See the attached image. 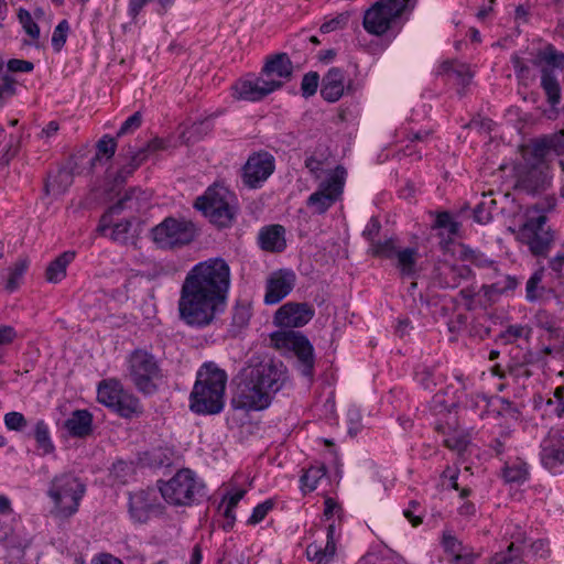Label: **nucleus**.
<instances>
[{"mask_svg":"<svg viewBox=\"0 0 564 564\" xmlns=\"http://www.w3.org/2000/svg\"><path fill=\"white\" fill-rule=\"evenodd\" d=\"M74 175L73 171L67 167H62L57 171V173L50 178L45 184V193L46 194H63L67 191V188L73 184Z\"/></svg>","mask_w":564,"mask_h":564,"instance_id":"72a5a7b5","label":"nucleus"},{"mask_svg":"<svg viewBox=\"0 0 564 564\" xmlns=\"http://www.w3.org/2000/svg\"><path fill=\"white\" fill-rule=\"evenodd\" d=\"M544 268L538 269L527 281L525 297L529 302H535L542 297L545 288L542 284Z\"/></svg>","mask_w":564,"mask_h":564,"instance_id":"e433bc0d","label":"nucleus"},{"mask_svg":"<svg viewBox=\"0 0 564 564\" xmlns=\"http://www.w3.org/2000/svg\"><path fill=\"white\" fill-rule=\"evenodd\" d=\"M324 465L312 466L301 477V489L304 494L316 489L318 481L326 475Z\"/></svg>","mask_w":564,"mask_h":564,"instance_id":"4c0bfd02","label":"nucleus"},{"mask_svg":"<svg viewBox=\"0 0 564 564\" xmlns=\"http://www.w3.org/2000/svg\"><path fill=\"white\" fill-rule=\"evenodd\" d=\"M4 424L8 430L22 431L28 425V421L20 412H9L4 415Z\"/></svg>","mask_w":564,"mask_h":564,"instance_id":"4d7b16f0","label":"nucleus"},{"mask_svg":"<svg viewBox=\"0 0 564 564\" xmlns=\"http://www.w3.org/2000/svg\"><path fill=\"white\" fill-rule=\"evenodd\" d=\"M75 259L74 251H65L51 261L45 270V279L50 283H58L66 276L67 265Z\"/></svg>","mask_w":564,"mask_h":564,"instance_id":"c85d7f7f","label":"nucleus"},{"mask_svg":"<svg viewBox=\"0 0 564 564\" xmlns=\"http://www.w3.org/2000/svg\"><path fill=\"white\" fill-rule=\"evenodd\" d=\"M413 9L412 0H378L365 11L362 26L369 34L382 36L394 28L400 30L403 17Z\"/></svg>","mask_w":564,"mask_h":564,"instance_id":"20e7f679","label":"nucleus"},{"mask_svg":"<svg viewBox=\"0 0 564 564\" xmlns=\"http://www.w3.org/2000/svg\"><path fill=\"white\" fill-rule=\"evenodd\" d=\"M473 275L471 269L466 264L440 263L435 270V280L441 288L455 289Z\"/></svg>","mask_w":564,"mask_h":564,"instance_id":"4be33fe9","label":"nucleus"},{"mask_svg":"<svg viewBox=\"0 0 564 564\" xmlns=\"http://www.w3.org/2000/svg\"><path fill=\"white\" fill-rule=\"evenodd\" d=\"M70 26L67 20H62L55 28L52 35L53 50L58 53L66 43Z\"/></svg>","mask_w":564,"mask_h":564,"instance_id":"49530a36","label":"nucleus"},{"mask_svg":"<svg viewBox=\"0 0 564 564\" xmlns=\"http://www.w3.org/2000/svg\"><path fill=\"white\" fill-rule=\"evenodd\" d=\"M86 492V485L74 473L64 471L53 477L47 490L54 506L52 512L55 517L68 519L79 508Z\"/></svg>","mask_w":564,"mask_h":564,"instance_id":"39448f33","label":"nucleus"},{"mask_svg":"<svg viewBox=\"0 0 564 564\" xmlns=\"http://www.w3.org/2000/svg\"><path fill=\"white\" fill-rule=\"evenodd\" d=\"M230 288V268L223 258L198 262L186 274L178 299L180 318L204 328L224 312Z\"/></svg>","mask_w":564,"mask_h":564,"instance_id":"f257e3e1","label":"nucleus"},{"mask_svg":"<svg viewBox=\"0 0 564 564\" xmlns=\"http://www.w3.org/2000/svg\"><path fill=\"white\" fill-rule=\"evenodd\" d=\"M29 263L28 258H20L8 269V278L4 284L6 291L13 293L20 288Z\"/></svg>","mask_w":564,"mask_h":564,"instance_id":"f704fd0d","label":"nucleus"},{"mask_svg":"<svg viewBox=\"0 0 564 564\" xmlns=\"http://www.w3.org/2000/svg\"><path fill=\"white\" fill-rule=\"evenodd\" d=\"M346 171L337 166L335 171L306 199V206L314 215L325 214L340 199L345 185Z\"/></svg>","mask_w":564,"mask_h":564,"instance_id":"f8f14e48","label":"nucleus"},{"mask_svg":"<svg viewBox=\"0 0 564 564\" xmlns=\"http://www.w3.org/2000/svg\"><path fill=\"white\" fill-rule=\"evenodd\" d=\"M532 64L541 69V75L543 69H552L554 72V68H563L564 54L556 51L552 44H547L535 53Z\"/></svg>","mask_w":564,"mask_h":564,"instance_id":"cd10ccee","label":"nucleus"},{"mask_svg":"<svg viewBox=\"0 0 564 564\" xmlns=\"http://www.w3.org/2000/svg\"><path fill=\"white\" fill-rule=\"evenodd\" d=\"M496 200H482L474 209V219L484 225L491 220L492 218V210L496 208Z\"/></svg>","mask_w":564,"mask_h":564,"instance_id":"a18cd8bd","label":"nucleus"},{"mask_svg":"<svg viewBox=\"0 0 564 564\" xmlns=\"http://www.w3.org/2000/svg\"><path fill=\"white\" fill-rule=\"evenodd\" d=\"M518 284V281L513 276H505L502 281H499L497 283H494L490 288L492 291L502 293L509 290H514Z\"/></svg>","mask_w":564,"mask_h":564,"instance_id":"338daca9","label":"nucleus"},{"mask_svg":"<svg viewBox=\"0 0 564 564\" xmlns=\"http://www.w3.org/2000/svg\"><path fill=\"white\" fill-rule=\"evenodd\" d=\"M142 123V115L137 111L132 116H130L120 127L117 132V137H122L135 129H138Z\"/></svg>","mask_w":564,"mask_h":564,"instance_id":"052dcab7","label":"nucleus"},{"mask_svg":"<svg viewBox=\"0 0 564 564\" xmlns=\"http://www.w3.org/2000/svg\"><path fill=\"white\" fill-rule=\"evenodd\" d=\"M251 317V306L248 303L237 302L232 312V324L239 328L248 325Z\"/></svg>","mask_w":564,"mask_h":564,"instance_id":"de8ad7c7","label":"nucleus"},{"mask_svg":"<svg viewBox=\"0 0 564 564\" xmlns=\"http://www.w3.org/2000/svg\"><path fill=\"white\" fill-rule=\"evenodd\" d=\"M547 217H528L518 230L511 229L516 239L525 245L534 257H546L554 241V232L546 226Z\"/></svg>","mask_w":564,"mask_h":564,"instance_id":"9b49d317","label":"nucleus"},{"mask_svg":"<svg viewBox=\"0 0 564 564\" xmlns=\"http://www.w3.org/2000/svg\"><path fill=\"white\" fill-rule=\"evenodd\" d=\"M137 194H141V191L131 188L115 205L108 208V210L101 216L97 227V231L100 235H105L106 230L111 227L113 215H119L123 210L138 213L141 209L142 204Z\"/></svg>","mask_w":564,"mask_h":564,"instance_id":"aec40b11","label":"nucleus"},{"mask_svg":"<svg viewBox=\"0 0 564 564\" xmlns=\"http://www.w3.org/2000/svg\"><path fill=\"white\" fill-rule=\"evenodd\" d=\"M128 377L139 392L152 395L159 390L163 372L153 354L137 348L128 357Z\"/></svg>","mask_w":564,"mask_h":564,"instance_id":"0eeeda50","label":"nucleus"},{"mask_svg":"<svg viewBox=\"0 0 564 564\" xmlns=\"http://www.w3.org/2000/svg\"><path fill=\"white\" fill-rule=\"evenodd\" d=\"M551 151H553L555 154L563 153L564 130L535 139L532 142L530 149L523 155L524 163L550 164L546 156Z\"/></svg>","mask_w":564,"mask_h":564,"instance_id":"dca6fc26","label":"nucleus"},{"mask_svg":"<svg viewBox=\"0 0 564 564\" xmlns=\"http://www.w3.org/2000/svg\"><path fill=\"white\" fill-rule=\"evenodd\" d=\"M398 250L399 249L397 248L395 240L390 238L383 241H372L369 248V253L377 258L393 259Z\"/></svg>","mask_w":564,"mask_h":564,"instance_id":"ea45409f","label":"nucleus"},{"mask_svg":"<svg viewBox=\"0 0 564 564\" xmlns=\"http://www.w3.org/2000/svg\"><path fill=\"white\" fill-rule=\"evenodd\" d=\"M380 229L381 225L379 219L377 217H371L364 230V236L369 240L370 245L372 241H377L376 237L379 235Z\"/></svg>","mask_w":564,"mask_h":564,"instance_id":"69168bd1","label":"nucleus"},{"mask_svg":"<svg viewBox=\"0 0 564 564\" xmlns=\"http://www.w3.org/2000/svg\"><path fill=\"white\" fill-rule=\"evenodd\" d=\"M395 268L402 276H414L416 273V262L419 252L415 248L399 249L395 257Z\"/></svg>","mask_w":564,"mask_h":564,"instance_id":"c756f323","label":"nucleus"},{"mask_svg":"<svg viewBox=\"0 0 564 564\" xmlns=\"http://www.w3.org/2000/svg\"><path fill=\"white\" fill-rule=\"evenodd\" d=\"M197 228L192 220L166 217L150 231L155 246L162 250H174L192 243L197 237Z\"/></svg>","mask_w":564,"mask_h":564,"instance_id":"6e6552de","label":"nucleus"},{"mask_svg":"<svg viewBox=\"0 0 564 564\" xmlns=\"http://www.w3.org/2000/svg\"><path fill=\"white\" fill-rule=\"evenodd\" d=\"M314 314V308L307 303L289 302L276 311L274 322L281 327L292 329L306 325Z\"/></svg>","mask_w":564,"mask_h":564,"instance_id":"a211bd4d","label":"nucleus"},{"mask_svg":"<svg viewBox=\"0 0 564 564\" xmlns=\"http://www.w3.org/2000/svg\"><path fill=\"white\" fill-rule=\"evenodd\" d=\"M549 265L557 276L564 273V243L562 245V250L550 260Z\"/></svg>","mask_w":564,"mask_h":564,"instance_id":"774afa93","label":"nucleus"},{"mask_svg":"<svg viewBox=\"0 0 564 564\" xmlns=\"http://www.w3.org/2000/svg\"><path fill=\"white\" fill-rule=\"evenodd\" d=\"M522 550L520 545L511 542L505 552L496 553L490 564H522Z\"/></svg>","mask_w":564,"mask_h":564,"instance_id":"58836bf2","label":"nucleus"},{"mask_svg":"<svg viewBox=\"0 0 564 564\" xmlns=\"http://www.w3.org/2000/svg\"><path fill=\"white\" fill-rule=\"evenodd\" d=\"M117 149V142L115 138L109 137L108 134L104 135L96 145V154L91 160V165H95L97 161H99L102 156H106L107 160H110Z\"/></svg>","mask_w":564,"mask_h":564,"instance_id":"79ce46f5","label":"nucleus"},{"mask_svg":"<svg viewBox=\"0 0 564 564\" xmlns=\"http://www.w3.org/2000/svg\"><path fill=\"white\" fill-rule=\"evenodd\" d=\"M469 444L468 437L463 434H454L452 436H448L444 440V445L455 452L462 453L464 452Z\"/></svg>","mask_w":564,"mask_h":564,"instance_id":"13d9d810","label":"nucleus"},{"mask_svg":"<svg viewBox=\"0 0 564 564\" xmlns=\"http://www.w3.org/2000/svg\"><path fill=\"white\" fill-rule=\"evenodd\" d=\"M293 64L286 53H278L269 56L261 69L265 79L282 80L283 84L291 79Z\"/></svg>","mask_w":564,"mask_h":564,"instance_id":"5701e85b","label":"nucleus"},{"mask_svg":"<svg viewBox=\"0 0 564 564\" xmlns=\"http://www.w3.org/2000/svg\"><path fill=\"white\" fill-rule=\"evenodd\" d=\"M156 494L154 489L139 490L129 496V512L131 518L139 523L149 520L156 507Z\"/></svg>","mask_w":564,"mask_h":564,"instance_id":"412c9836","label":"nucleus"},{"mask_svg":"<svg viewBox=\"0 0 564 564\" xmlns=\"http://www.w3.org/2000/svg\"><path fill=\"white\" fill-rule=\"evenodd\" d=\"M350 14L348 12H341L334 19H330L329 21L323 23L319 28V31L322 33H329L336 30L344 29L348 21H349Z\"/></svg>","mask_w":564,"mask_h":564,"instance_id":"6e6d98bb","label":"nucleus"},{"mask_svg":"<svg viewBox=\"0 0 564 564\" xmlns=\"http://www.w3.org/2000/svg\"><path fill=\"white\" fill-rule=\"evenodd\" d=\"M532 329L529 326L523 325H510L507 329L501 333L500 337L505 339L506 343H512L518 338L529 339L531 336Z\"/></svg>","mask_w":564,"mask_h":564,"instance_id":"3c124183","label":"nucleus"},{"mask_svg":"<svg viewBox=\"0 0 564 564\" xmlns=\"http://www.w3.org/2000/svg\"><path fill=\"white\" fill-rule=\"evenodd\" d=\"M227 373L215 362H205L198 369L189 394V409L198 415H215L225 408Z\"/></svg>","mask_w":564,"mask_h":564,"instance_id":"7ed1b4c3","label":"nucleus"},{"mask_svg":"<svg viewBox=\"0 0 564 564\" xmlns=\"http://www.w3.org/2000/svg\"><path fill=\"white\" fill-rule=\"evenodd\" d=\"M111 409L120 416L127 419L141 413L140 400L133 393L124 389L119 394V398L116 399V403Z\"/></svg>","mask_w":564,"mask_h":564,"instance_id":"2f4dec72","label":"nucleus"},{"mask_svg":"<svg viewBox=\"0 0 564 564\" xmlns=\"http://www.w3.org/2000/svg\"><path fill=\"white\" fill-rule=\"evenodd\" d=\"M34 437L37 447L43 451V454H51L54 451V444L50 437V431L47 424L41 420L35 424Z\"/></svg>","mask_w":564,"mask_h":564,"instance_id":"a19ab883","label":"nucleus"},{"mask_svg":"<svg viewBox=\"0 0 564 564\" xmlns=\"http://www.w3.org/2000/svg\"><path fill=\"white\" fill-rule=\"evenodd\" d=\"M443 546L444 550L447 553H451L454 557L457 555V553L465 551L462 542L451 533L443 534Z\"/></svg>","mask_w":564,"mask_h":564,"instance_id":"680f3d73","label":"nucleus"},{"mask_svg":"<svg viewBox=\"0 0 564 564\" xmlns=\"http://www.w3.org/2000/svg\"><path fill=\"white\" fill-rule=\"evenodd\" d=\"M296 275L291 269L273 271L267 279L264 303L278 304L286 297L295 286Z\"/></svg>","mask_w":564,"mask_h":564,"instance_id":"f3484780","label":"nucleus"},{"mask_svg":"<svg viewBox=\"0 0 564 564\" xmlns=\"http://www.w3.org/2000/svg\"><path fill=\"white\" fill-rule=\"evenodd\" d=\"M319 84V75L316 72L306 73L301 83V93L304 98L314 96Z\"/></svg>","mask_w":564,"mask_h":564,"instance_id":"8fccbe9b","label":"nucleus"},{"mask_svg":"<svg viewBox=\"0 0 564 564\" xmlns=\"http://www.w3.org/2000/svg\"><path fill=\"white\" fill-rule=\"evenodd\" d=\"M130 229H131L130 220L127 219L124 221L117 223L112 226L110 238L116 242L126 245L129 241L128 234H129Z\"/></svg>","mask_w":564,"mask_h":564,"instance_id":"5fc2aeb1","label":"nucleus"},{"mask_svg":"<svg viewBox=\"0 0 564 564\" xmlns=\"http://www.w3.org/2000/svg\"><path fill=\"white\" fill-rule=\"evenodd\" d=\"M18 18L25 33L33 40H37L40 37V28L37 23L33 21L31 13L21 8L18 12Z\"/></svg>","mask_w":564,"mask_h":564,"instance_id":"09e8293b","label":"nucleus"},{"mask_svg":"<svg viewBox=\"0 0 564 564\" xmlns=\"http://www.w3.org/2000/svg\"><path fill=\"white\" fill-rule=\"evenodd\" d=\"M541 86L547 97V101L552 106L560 104L561 88L552 69H543V74L541 75Z\"/></svg>","mask_w":564,"mask_h":564,"instance_id":"c9c22d12","label":"nucleus"},{"mask_svg":"<svg viewBox=\"0 0 564 564\" xmlns=\"http://www.w3.org/2000/svg\"><path fill=\"white\" fill-rule=\"evenodd\" d=\"M271 343L278 349H288L296 356L299 371L307 378L314 373V348L306 336L294 329H285L271 334Z\"/></svg>","mask_w":564,"mask_h":564,"instance_id":"1a4fd4ad","label":"nucleus"},{"mask_svg":"<svg viewBox=\"0 0 564 564\" xmlns=\"http://www.w3.org/2000/svg\"><path fill=\"white\" fill-rule=\"evenodd\" d=\"M274 503L272 500H265L262 503H259L252 511V514L250 516L248 523L249 524H257L261 522L268 514V512L273 508Z\"/></svg>","mask_w":564,"mask_h":564,"instance_id":"bf43d9fd","label":"nucleus"},{"mask_svg":"<svg viewBox=\"0 0 564 564\" xmlns=\"http://www.w3.org/2000/svg\"><path fill=\"white\" fill-rule=\"evenodd\" d=\"M274 171V158L268 152H259L250 155L242 167L241 178L249 188H257Z\"/></svg>","mask_w":564,"mask_h":564,"instance_id":"2eb2a0df","label":"nucleus"},{"mask_svg":"<svg viewBox=\"0 0 564 564\" xmlns=\"http://www.w3.org/2000/svg\"><path fill=\"white\" fill-rule=\"evenodd\" d=\"M282 86V80L265 79L262 75L261 77L247 76L235 83L232 96L236 99L259 101Z\"/></svg>","mask_w":564,"mask_h":564,"instance_id":"4468645a","label":"nucleus"},{"mask_svg":"<svg viewBox=\"0 0 564 564\" xmlns=\"http://www.w3.org/2000/svg\"><path fill=\"white\" fill-rule=\"evenodd\" d=\"M345 73L338 67H332L322 79L321 96L328 102H335L344 95Z\"/></svg>","mask_w":564,"mask_h":564,"instance_id":"393cba45","label":"nucleus"},{"mask_svg":"<svg viewBox=\"0 0 564 564\" xmlns=\"http://www.w3.org/2000/svg\"><path fill=\"white\" fill-rule=\"evenodd\" d=\"M541 463L549 470L564 464V436L558 431H550L541 443Z\"/></svg>","mask_w":564,"mask_h":564,"instance_id":"6ab92c4d","label":"nucleus"},{"mask_svg":"<svg viewBox=\"0 0 564 564\" xmlns=\"http://www.w3.org/2000/svg\"><path fill=\"white\" fill-rule=\"evenodd\" d=\"M502 476L508 482H520L527 478L528 469L523 462H516L511 465L506 464L502 469Z\"/></svg>","mask_w":564,"mask_h":564,"instance_id":"c03bdc74","label":"nucleus"},{"mask_svg":"<svg viewBox=\"0 0 564 564\" xmlns=\"http://www.w3.org/2000/svg\"><path fill=\"white\" fill-rule=\"evenodd\" d=\"M563 355V347L562 346H551L545 345L541 348L540 352L534 356L532 352H527L523 355L521 361L518 364H514L512 366H509L508 369L511 373H520L522 368L527 365L533 364V362H545L546 356H562Z\"/></svg>","mask_w":564,"mask_h":564,"instance_id":"7c9ffc66","label":"nucleus"},{"mask_svg":"<svg viewBox=\"0 0 564 564\" xmlns=\"http://www.w3.org/2000/svg\"><path fill=\"white\" fill-rule=\"evenodd\" d=\"M18 337L14 327L10 325H0V347L11 345Z\"/></svg>","mask_w":564,"mask_h":564,"instance_id":"0e129e2a","label":"nucleus"},{"mask_svg":"<svg viewBox=\"0 0 564 564\" xmlns=\"http://www.w3.org/2000/svg\"><path fill=\"white\" fill-rule=\"evenodd\" d=\"M238 378L232 406L238 410L261 411L271 404L273 395L286 383L288 370L281 361H260L248 365Z\"/></svg>","mask_w":564,"mask_h":564,"instance_id":"f03ea898","label":"nucleus"},{"mask_svg":"<svg viewBox=\"0 0 564 564\" xmlns=\"http://www.w3.org/2000/svg\"><path fill=\"white\" fill-rule=\"evenodd\" d=\"M173 454L169 447H159L152 452L151 462L156 467L170 466L173 462Z\"/></svg>","mask_w":564,"mask_h":564,"instance_id":"864d4df0","label":"nucleus"},{"mask_svg":"<svg viewBox=\"0 0 564 564\" xmlns=\"http://www.w3.org/2000/svg\"><path fill=\"white\" fill-rule=\"evenodd\" d=\"M203 487L194 471L182 468L170 480L160 481L159 490L169 505L191 506Z\"/></svg>","mask_w":564,"mask_h":564,"instance_id":"9d476101","label":"nucleus"},{"mask_svg":"<svg viewBox=\"0 0 564 564\" xmlns=\"http://www.w3.org/2000/svg\"><path fill=\"white\" fill-rule=\"evenodd\" d=\"M8 69L13 73H29L34 69V64L30 61L12 58L8 62Z\"/></svg>","mask_w":564,"mask_h":564,"instance_id":"e2e57ef3","label":"nucleus"},{"mask_svg":"<svg viewBox=\"0 0 564 564\" xmlns=\"http://www.w3.org/2000/svg\"><path fill=\"white\" fill-rule=\"evenodd\" d=\"M550 164L523 163L516 169L514 189L528 195L546 192L552 185Z\"/></svg>","mask_w":564,"mask_h":564,"instance_id":"ddd939ff","label":"nucleus"},{"mask_svg":"<svg viewBox=\"0 0 564 564\" xmlns=\"http://www.w3.org/2000/svg\"><path fill=\"white\" fill-rule=\"evenodd\" d=\"M194 207L203 212L218 228L230 227L237 214L235 194L216 184L209 186L204 195L196 198Z\"/></svg>","mask_w":564,"mask_h":564,"instance_id":"423d86ee","label":"nucleus"},{"mask_svg":"<svg viewBox=\"0 0 564 564\" xmlns=\"http://www.w3.org/2000/svg\"><path fill=\"white\" fill-rule=\"evenodd\" d=\"M443 68L445 72L453 73L459 79V83L463 86L468 85L473 77V73L470 72L469 67L466 64L453 65L446 62L443 64Z\"/></svg>","mask_w":564,"mask_h":564,"instance_id":"603ef678","label":"nucleus"},{"mask_svg":"<svg viewBox=\"0 0 564 564\" xmlns=\"http://www.w3.org/2000/svg\"><path fill=\"white\" fill-rule=\"evenodd\" d=\"M258 241L260 248L267 252H282L286 248L285 228L279 224L265 226L260 229Z\"/></svg>","mask_w":564,"mask_h":564,"instance_id":"b1692460","label":"nucleus"},{"mask_svg":"<svg viewBox=\"0 0 564 564\" xmlns=\"http://www.w3.org/2000/svg\"><path fill=\"white\" fill-rule=\"evenodd\" d=\"M432 228L445 230L451 238L458 234L459 223L455 221L448 212H440L436 214Z\"/></svg>","mask_w":564,"mask_h":564,"instance_id":"37998d69","label":"nucleus"},{"mask_svg":"<svg viewBox=\"0 0 564 564\" xmlns=\"http://www.w3.org/2000/svg\"><path fill=\"white\" fill-rule=\"evenodd\" d=\"M123 155L127 160V163L121 166L118 171L115 181L117 183H123L128 176H130L147 159H148V149H143L142 147L137 148L132 145H128L122 149Z\"/></svg>","mask_w":564,"mask_h":564,"instance_id":"a878e982","label":"nucleus"},{"mask_svg":"<svg viewBox=\"0 0 564 564\" xmlns=\"http://www.w3.org/2000/svg\"><path fill=\"white\" fill-rule=\"evenodd\" d=\"M123 387L118 380H102L98 384L97 400L101 404L111 409L116 403V399L119 398V394L121 393Z\"/></svg>","mask_w":564,"mask_h":564,"instance_id":"473e14b6","label":"nucleus"},{"mask_svg":"<svg viewBox=\"0 0 564 564\" xmlns=\"http://www.w3.org/2000/svg\"><path fill=\"white\" fill-rule=\"evenodd\" d=\"M64 426L73 437H86L93 431V415L88 410H76L65 421Z\"/></svg>","mask_w":564,"mask_h":564,"instance_id":"bb28decb","label":"nucleus"}]
</instances>
